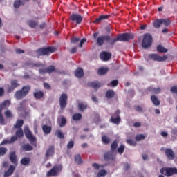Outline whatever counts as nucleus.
<instances>
[{"label": "nucleus", "mask_w": 177, "mask_h": 177, "mask_svg": "<svg viewBox=\"0 0 177 177\" xmlns=\"http://www.w3.org/2000/svg\"><path fill=\"white\" fill-rule=\"evenodd\" d=\"M133 38H135L133 33L119 34L117 37L113 39H111V36L110 35H101L97 38V45L98 46H103L104 42H108L113 46L118 41L120 42H128V41L133 39Z\"/></svg>", "instance_id": "obj_1"}, {"label": "nucleus", "mask_w": 177, "mask_h": 177, "mask_svg": "<svg viewBox=\"0 0 177 177\" xmlns=\"http://www.w3.org/2000/svg\"><path fill=\"white\" fill-rule=\"evenodd\" d=\"M31 91V86L30 85L24 86L21 89L15 92V97L17 100H21L24 97H26L28 95V92Z\"/></svg>", "instance_id": "obj_2"}, {"label": "nucleus", "mask_w": 177, "mask_h": 177, "mask_svg": "<svg viewBox=\"0 0 177 177\" xmlns=\"http://www.w3.org/2000/svg\"><path fill=\"white\" fill-rule=\"evenodd\" d=\"M54 52H56V48L52 46L41 48L36 50V53L38 56H48L49 53H54Z\"/></svg>", "instance_id": "obj_3"}, {"label": "nucleus", "mask_w": 177, "mask_h": 177, "mask_svg": "<svg viewBox=\"0 0 177 177\" xmlns=\"http://www.w3.org/2000/svg\"><path fill=\"white\" fill-rule=\"evenodd\" d=\"M63 165L58 164L55 165L51 169L46 173V177L57 176L58 174L62 172Z\"/></svg>", "instance_id": "obj_4"}, {"label": "nucleus", "mask_w": 177, "mask_h": 177, "mask_svg": "<svg viewBox=\"0 0 177 177\" xmlns=\"http://www.w3.org/2000/svg\"><path fill=\"white\" fill-rule=\"evenodd\" d=\"M153 44V37L149 33H146L144 35L142 46L144 49H147V48H150Z\"/></svg>", "instance_id": "obj_5"}, {"label": "nucleus", "mask_w": 177, "mask_h": 177, "mask_svg": "<svg viewBox=\"0 0 177 177\" xmlns=\"http://www.w3.org/2000/svg\"><path fill=\"white\" fill-rule=\"evenodd\" d=\"M10 104V101L6 100L0 104V124L1 125H6L5 119L3 118V115H2V110H5L6 107H9Z\"/></svg>", "instance_id": "obj_6"}, {"label": "nucleus", "mask_w": 177, "mask_h": 177, "mask_svg": "<svg viewBox=\"0 0 177 177\" xmlns=\"http://www.w3.org/2000/svg\"><path fill=\"white\" fill-rule=\"evenodd\" d=\"M160 174L166 175V176L169 177L172 175H177V168L176 167H166L162 168L160 169Z\"/></svg>", "instance_id": "obj_7"}, {"label": "nucleus", "mask_w": 177, "mask_h": 177, "mask_svg": "<svg viewBox=\"0 0 177 177\" xmlns=\"http://www.w3.org/2000/svg\"><path fill=\"white\" fill-rule=\"evenodd\" d=\"M68 100V96L67 95V93H63L61 94L59 99V107L61 110H64V109L67 107Z\"/></svg>", "instance_id": "obj_8"}, {"label": "nucleus", "mask_w": 177, "mask_h": 177, "mask_svg": "<svg viewBox=\"0 0 177 177\" xmlns=\"http://www.w3.org/2000/svg\"><path fill=\"white\" fill-rule=\"evenodd\" d=\"M149 57L153 62H165V60L168 59L167 55L160 56L158 54H150Z\"/></svg>", "instance_id": "obj_9"}, {"label": "nucleus", "mask_w": 177, "mask_h": 177, "mask_svg": "<svg viewBox=\"0 0 177 177\" xmlns=\"http://www.w3.org/2000/svg\"><path fill=\"white\" fill-rule=\"evenodd\" d=\"M10 85H8L7 86V92L8 93H10L11 92H13L16 88H18V86H20V84H19V81L17 80H12L10 82Z\"/></svg>", "instance_id": "obj_10"}, {"label": "nucleus", "mask_w": 177, "mask_h": 177, "mask_svg": "<svg viewBox=\"0 0 177 177\" xmlns=\"http://www.w3.org/2000/svg\"><path fill=\"white\" fill-rule=\"evenodd\" d=\"M24 132L25 133L26 138L29 140V142L32 145L33 142H35L36 139L34 136H32V133H31V131H30V129L28 127H25Z\"/></svg>", "instance_id": "obj_11"}, {"label": "nucleus", "mask_w": 177, "mask_h": 177, "mask_svg": "<svg viewBox=\"0 0 177 177\" xmlns=\"http://www.w3.org/2000/svg\"><path fill=\"white\" fill-rule=\"evenodd\" d=\"M111 56H113L111 53L107 51H102L100 53V59L102 62H109L111 59Z\"/></svg>", "instance_id": "obj_12"}, {"label": "nucleus", "mask_w": 177, "mask_h": 177, "mask_svg": "<svg viewBox=\"0 0 177 177\" xmlns=\"http://www.w3.org/2000/svg\"><path fill=\"white\" fill-rule=\"evenodd\" d=\"M165 153L167 158L169 159V161H172L175 160L176 155H175V152H174V150H172V149L171 148L166 149Z\"/></svg>", "instance_id": "obj_13"}, {"label": "nucleus", "mask_w": 177, "mask_h": 177, "mask_svg": "<svg viewBox=\"0 0 177 177\" xmlns=\"http://www.w3.org/2000/svg\"><path fill=\"white\" fill-rule=\"evenodd\" d=\"M70 20L76 22V24H81L82 23V16L79 14H72L70 16Z\"/></svg>", "instance_id": "obj_14"}, {"label": "nucleus", "mask_w": 177, "mask_h": 177, "mask_svg": "<svg viewBox=\"0 0 177 177\" xmlns=\"http://www.w3.org/2000/svg\"><path fill=\"white\" fill-rule=\"evenodd\" d=\"M104 158L105 161H114L115 160V155L113 154L111 151H108L104 154Z\"/></svg>", "instance_id": "obj_15"}, {"label": "nucleus", "mask_w": 177, "mask_h": 177, "mask_svg": "<svg viewBox=\"0 0 177 177\" xmlns=\"http://www.w3.org/2000/svg\"><path fill=\"white\" fill-rule=\"evenodd\" d=\"M90 86L91 88H93V89H95V91H97L99 88H101V86H103V84L99 81H94L90 82Z\"/></svg>", "instance_id": "obj_16"}, {"label": "nucleus", "mask_w": 177, "mask_h": 177, "mask_svg": "<svg viewBox=\"0 0 177 177\" xmlns=\"http://www.w3.org/2000/svg\"><path fill=\"white\" fill-rule=\"evenodd\" d=\"M15 169H16V167L13 165H10L8 169L4 172V177H8L10 176V175H12V174H13V172H15Z\"/></svg>", "instance_id": "obj_17"}, {"label": "nucleus", "mask_w": 177, "mask_h": 177, "mask_svg": "<svg viewBox=\"0 0 177 177\" xmlns=\"http://www.w3.org/2000/svg\"><path fill=\"white\" fill-rule=\"evenodd\" d=\"M10 160L12 164L17 165V156H16V152L12 151L10 153Z\"/></svg>", "instance_id": "obj_18"}, {"label": "nucleus", "mask_w": 177, "mask_h": 177, "mask_svg": "<svg viewBox=\"0 0 177 177\" xmlns=\"http://www.w3.org/2000/svg\"><path fill=\"white\" fill-rule=\"evenodd\" d=\"M75 75L77 78H82L84 77V70L81 68H77L75 71Z\"/></svg>", "instance_id": "obj_19"}, {"label": "nucleus", "mask_w": 177, "mask_h": 177, "mask_svg": "<svg viewBox=\"0 0 177 177\" xmlns=\"http://www.w3.org/2000/svg\"><path fill=\"white\" fill-rule=\"evenodd\" d=\"M109 18H110V15H102L99 16V17L95 19L94 23H100L101 21H104V20H107V19H109Z\"/></svg>", "instance_id": "obj_20"}, {"label": "nucleus", "mask_w": 177, "mask_h": 177, "mask_svg": "<svg viewBox=\"0 0 177 177\" xmlns=\"http://www.w3.org/2000/svg\"><path fill=\"white\" fill-rule=\"evenodd\" d=\"M114 96H115V92H114V90L109 89L106 91L105 94V97H106V99H113Z\"/></svg>", "instance_id": "obj_21"}, {"label": "nucleus", "mask_w": 177, "mask_h": 177, "mask_svg": "<svg viewBox=\"0 0 177 177\" xmlns=\"http://www.w3.org/2000/svg\"><path fill=\"white\" fill-rule=\"evenodd\" d=\"M151 100L153 104V106H158L160 104V100L156 95L151 96Z\"/></svg>", "instance_id": "obj_22"}, {"label": "nucleus", "mask_w": 177, "mask_h": 177, "mask_svg": "<svg viewBox=\"0 0 177 177\" xmlns=\"http://www.w3.org/2000/svg\"><path fill=\"white\" fill-rule=\"evenodd\" d=\"M33 96L35 99H42V97L44 96V92H42L41 90H39L33 93Z\"/></svg>", "instance_id": "obj_23"}, {"label": "nucleus", "mask_w": 177, "mask_h": 177, "mask_svg": "<svg viewBox=\"0 0 177 177\" xmlns=\"http://www.w3.org/2000/svg\"><path fill=\"white\" fill-rule=\"evenodd\" d=\"M53 154H55V147L50 146L46 153V157H50V156H53Z\"/></svg>", "instance_id": "obj_24"}, {"label": "nucleus", "mask_w": 177, "mask_h": 177, "mask_svg": "<svg viewBox=\"0 0 177 177\" xmlns=\"http://www.w3.org/2000/svg\"><path fill=\"white\" fill-rule=\"evenodd\" d=\"M42 129H43V132H44V133H45V135H49V133H50V132H52V127H49L46 124H44L42 126Z\"/></svg>", "instance_id": "obj_25"}, {"label": "nucleus", "mask_w": 177, "mask_h": 177, "mask_svg": "<svg viewBox=\"0 0 177 177\" xmlns=\"http://www.w3.org/2000/svg\"><path fill=\"white\" fill-rule=\"evenodd\" d=\"M58 124L61 128H63V127H66V124H67V120H66L64 116H61L60 120H58Z\"/></svg>", "instance_id": "obj_26"}, {"label": "nucleus", "mask_w": 177, "mask_h": 177, "mask_svg": "<svg viewBox=\"0 0 177 177\" xmlns=\"http://www.w3.org/2000/svg\"><path fill=\"white\" fill-rule=\"evenodd\" d=\"M147 91L148 92H151V93L158 94L161 92V88H153V87H148L147 88Z\"/></svg>", "instance_id": "obj_27"}, {"label": "nucleus", "mask_w": 177, "mask_h": 177, "mask_svg": "<svg viewBox=\"0 0 177 177\" xmlns=\"http://www.w3.org/2000/svg\"><path fill=\"white\" fill-rule=\"evenodd\" d=\"M74 160L75 164H77V165H81V164H82V158H81L80 154L75 155Z\"/></svg>", "instance_id": "obj_28"}, {"label": "nucleus", "mask_w": 177, "mask_h": 177, "mask_svg": "<svg viewBox=\"0 0 177 177\" xmlns=\"http://www.w3.org/2000/svg\"><path fill=\"white\" fill-rule=\"evenodd\" d=\"M23 124H24V121L23 120H17L16 124H14V128L16 129H20L23 127Z\"/></svg>", "instance_id": "obj_29"}, {"label": "nucleus", "mask_w": 177, "mask_h": 177, "mask_svg": "<svg viewBox=\"0 0 177 177\" xmlns=\"http://www.w3.org/2000/svg\"><path fill=\"white\" fill-rule=\"evenodd\" d=\"M156 50L159 53H167V52H168V49L165 48V47L161 44L157 46Z\"/></svg>", "instance_id": "obj_30"}, {"label": "nucleus", "mask_w": 177, "mask_h": 177, "mask_svg": "<svg viewBox=\"0 0 177 177\" xmlns=\"http://www.w3.org/2000/svg\"><path fill=\"white\" fill-rule=\"evenodd\" d=\"M118 147V140H115L111 145V151L112 152L115 151Z\"/></svg>", "instance_id": "obj_31"}, {"label": "nucleus", "mask_w": 177, "mask_h": 177, "mask_svg": "<svg viewBox=\"0 0 177 177\" xmlns=\"http://www.w3.org/2000/svg\"><path fill=\"white\" fill-rule=\"evenodd\" d=\"M109 72L108 68H100L97 71L98 75H105Z\"/></svg>", "instance_id": "obj_32"}, {"label": "nucleus", "mask_w": 177, "mask_h": 177, "mask_svg": "<svg viewBox=\"0 0 177 177\" xmlns=\"http://www.w3.org/2000/svg\"><path fill=\"white\" fill-rule=\"evenodd\" d=\"M78 109L80 111H84V110H86V109H88V104L85 102H80L78 104Z\"/></svg>", "instance_id": "obj_33"}, {"label": "nucleus", "mask_w": 177, "mask_h": 177, "mask_svg": "<svg viewBox=\"0 0 177 177\" xmlns=\"http://www.w3.org/2000/svg\"><path fill=\"white\" fill-rule=\"evenodd\" d=\"M110 122H111L112 124H115L116 125H118L121 122V117L111 118Z\"/></svg>", "instance_id": "obj_34"}, {"label": "nucleus", "mask_w": 177, "mask_h": 177, "mask_svg": "<svg viewBox=\"0 0 177 177\" xmlns=\"http://www.w3.org/2000/svg\"><path fill=\"white\" fill-rule=\"evenodd\" d=\"M161 24H162L161 19H158L153 21V27L155 28H160V27H161Z\"/></svg>", "instance_id": "obj_35"}, {"label": "nucleus", "mask_w": 177, "mask_h": 177, "mask_svg": "<svg viewBox=\"0 0 177 177\" xmlns=\"http://www.w3.org/2000/svg\"><path fill=\"white\" fill-rule=\"evenodd\" d=\"M30 161H31L30 158L24 157L21 160L20 162L21 165H28V164H30Z\"/></svg>", "instance_id": "obj_36"}, {"label": "nucleus", "mask_w": 177, "mask_h": 177, "mask_svg": "<svg viewBox=\"0 0 177 177\" xmlns=\"http://www.w3.org/2000/svg\"><path fill=\"white\" fill-rule=\"evenodd\" d=\"M21 149H23L24 151H30V150H32L34 148L30 144H25L22 145Z\"/></svg>", "instance_id": "obj_37"}, {"label": "nucleus", "mask_w": 177, "mask_h": 177, "mask_svg": "<svg viewBox=\"0 0 177 177\" xmlns=\"http://www.w3.org/2000/svg\"><path fill=\"white\" fill-rule=\"evenodd\" d=\"M111 141V140L107 136L104 135L102 136V142L104 143V145H109Z\"/></svg>", "instance_id": "obj_38"}, {"label": "nucleus", "mask_w": 177, "mask_h": 177, "mask_svg": "<svg viewBox=\"0 0 177 177\" xmlns=\"http://www.w3.org/2000/svg\"><path fill=\"white\" fill-rule=\"evenodd\" d=\"M82 118V115L81 113H75L72 116V120L73 121H80Z\"/></svg>", "instance_id": "obj_39"}, {"label": "nucleus", "mask_w": 177, "mask_h": 177, "mask_svg": "<svg viewBox=\"0 0 177 177\" xmlns=\"http://www.w3.org/2000/svg\"><path fill=\"white\" fill-rule=\"evenodd\" d=\"M15 135L17 138H23L24 136V133L23 132V129H18L17 130Z\"/></svg>", "instance_id": "obj_40"}, {"label": "nucleus", "mask_w": 177, "mask_h": 177, "mask_svg": "<svg viewBox=\"0 0 177 177\" xmlns=\"http://www.w3.org/2000/svg\"><path fill=\"white\" fill-rule=\"evenodd\" d=\"M28 26H29V27H31V28H35V27L38 26V24L33 20H29L28 21Z\"/></svg>", "instance_id": "obj_41"}, {"label": "nucleus", "mask_w": 177, "mask_h": 177, "mask_svg": "<svg viewBox=\"0 0 177 177\" xmlns=\"http://www.w3.org/2000/svg\"><path fill=\"white\" fill-rule=\"evenodd\" d=\"M55 135L59 138V139H64V133L62 130H57L55 132Z\"/></svg>", "instance_id": "obj_42"}, {"label": "nucleus", "mask_w": 177, "mask_h": 177, "mask_svg": "<svg viewBox=\"0 0 177 177\" xmlns=\"http://www.w3.org/2000/svg\"><path fill=\"white\" fill-rule=\"evenodd\" d=\"M117 151L118 154H120V156L123 154L124 151H125V145H120V146L118 148Z\"/></svg>", "instance_id": "obj_43"}, {"label": "nucleus", "mask_w": 177, "mask_h": 177, "mask_svg": "<svg viewBox=\"0 0 177 177\" xmlns=\"http://www.w3.org/2000/svg\"><path fill=\"white\" fill-rule=\"evenodd\" d=\"M107 175V171L104 169H101L99 171V172L97 174V177H104Z\"/></svg>", "instance_id": "obj_44"}, {"label": "nucleus", "mask_w": 177, "mask_h": 177, "mask_svg": "<svg viewBox=\"0 0 177 177\" xmlns=\"http://www.w3.org/2000/svg\"><path fill=\"white\" fill-rule=\"evenodd\" d=\"M46 68L47 70V74H50L53 73V71H56V67L55 66H50Z\"/></svg>", "instance_id": "obj_45"}, {"label": "nucleus", "mask_w": 177, "mask_h": 177, "mask_svg": "<svg viewBox=\"0 0 177 177\" xmlns=\"http://www.w3.org/2000/svg\"><path fill=\"white\" fill-rule=\"evenodd\" d=\"M8 152V148L0 147V157H2Z\"/></svg>", "instance_id": "obj_46"}, {"label": "nucleus", "mask_w": 177, "mask_h": 177, "mask_svg": "<svg viewBox=\"0 0 177 177\" xmlns=\"http://www.w3.org/2000/svg\"><path fill=\"white\" fill-rule=\"evenodd\" d=\"M162 24H164L165 27H168L171 24V20L169 19H161Z\"/></svg>", "instance_id": "obj_47"}, {"label": "nucleus", "mask_w": 177, "mask_h": 177, "mask_svg": "<svg viewBox=\"0 0 177 177\" xmlns=\"http://www.w3.org/2000/svg\"><path fill=\"white\" fill-rule=\"evenodd\" d=\"M145 138H146V137L143 134H138L136 136V140L137 142H140V140H142Z\"/></svg>", "instance_id": "obj_48"}, {"label": "nucleus", "mask_w": 177, "mask_h": 177, "mask_svg": "<svg viewBox=\"0 0 177 177\" xmlns=\"http://www.w3.org/2000/svg\"><path fill=\"white\" fill-rule=\"evenodd\" d=\"M92 167H93V168H94V169H97V170L100 169V168H104V165H99L97 163H93L92 165Z\"/></svg>", "instance_id": "obj_49"}, {"label": "nucleus", "mask_w": 177, "mask_h": 177, "mask_svg": "<svg viewBox=\"0 0 177 177\" xmlns=\"http://www.w3.org/2000/svg\"><path fill=\"white\" fill-rule=\"evenodd\" d=\"M6 118H12L13 114H12V111H9V109L6 110L4 113Z\"/></svg>", "instance_id": "obj_50"}, {"label": "nucleus", "mask_w": 177, "mask_h": 177, "mask_svg": "<svg viewBox=\"0 0 177 177\" xmlns=\"http://www.w3.org/2000/svg\"><path fill=\"white\" fill-rule=\"evenodd\" d=\"M126 142L128 145H130V146H136L137 145L136 141L132 139H127Z\"/></svg>", "instance_id": "obj_51"}, {"label": "nucleus", "mask_w": 177, "mask_h": 177, "mask_svg": "<svg viewBox=\"0 0 177 177\" xmlns=\"http://www.w3.org/2000/svg\"><path fill=\"white\" fill-rule=\"evenodd\" d=\"M120 117V110H116L113 114L111 115V118H118Z\"/></svg>", "instance_id": "obj_52"}, {"label": "nucleus", "mask_w": 177, "mask_h": 177, "mask_svg": "<svg viewBox=\"0 0 177 177\" xmlns=\"http://www.w3.org/2000/svg\"><path fill=\"white\" fill-rule=\"evenodd\" d=\"M20 5H21V1L20 0H17L14 3L15 8H20Z\"/></svg>", "instance_id": "obj_53"}, {"label": "nucleus", "mask_w": 177, "mask_h": 177, "mask_svg": "<svg viewBox=\"0 0 177 177\" xmlns=\"http://www.w3.org/2000/svg\"><path fill=\"white\" fill-rule=\"evenodd\" d=\"M39 73L41 75H44V74H48L46 68H40L39 69Z\"/></svg>", "instance_id": "obj_54"}, {"label": "nucleus", "mask_w": 177, "mask_h": 177, "mask_svg": "<svg viewBox=\"0 0 177 177\" xmlns=\"http://www.w3.org/2000/svg\"><path fill=\"white\" fill-rule=\"evenodd\" d=\"M74 147V141L71 140L67 145V149H73Z\"/></svg>", "instance_id": "obj_55"}, {"label": "nucleus", "mask_w": 177, "mask_h": 177, "mask_svg": "<svg viewBox=\"0 0 177 177\" xmlns=\"http://www.w3.org/2000/svg\"><path fill=\"white\" fill-rule=\"evenodd\" d=\"M134 109L138 113H143V109H142L141 106H139L136 105V106H134Z\"/></svg>", "instance_id": "obj_56"}, {"label": "nucleus", "mask_w": 177, "mask_h": 177, "mask_svg": "<svg viewBox=\"0 0 177 177\" xmlns=\"http://www.w3.org/2000/svg\"><path fill=\"white\" fill-rule=\"evenodd\" d=\"M170 91L171 93H176V95H177V86L171 87Z\"/></svg>", "instance_id": "obj_57"}, {"label": "nucleus", "mask_w": 177, "mask_h": 177, "mask_svg": "<svg viewBox=\"0 0 177 177\" xmlns=\"http://www.w3.org/2000/svg\"><path fill=\"white\" fill-rule=\"evenodd\" d=\"M111 86H113V87L117 86V85H118V80H114L111 81Z\"/></svg>", "instance_id": "obj_58"}, {"label": "nucleus", "mask_w": 177, "mask_h": 177, "mask_svg": "<svg viewBox=\"0 0 177 177\" xmlns=\"http://www.w3.org/2000/svg\"><path fill=\"white\" fill-rule=\"evenodd\" d=\"M72 44H77V42H80V38L79 37H73L71 39Z\"/></svg>", "instance_id": "obj_59"}, {"label": "nucleus", "mask_w": 177, "mask_h": 177, "mask_svg": "<svg viewBox=\"0 0 177 177\" xmlns=\"http://www.w3.org/2000/svg\"><path fill=\"white\" fill-rule=\"evenodd\" d=\"M8 144H10V141L8 140H3L0 146H3V145H8Z\"/></svg>", "instance_id": "obj_60"}, {"label": "nucleus", "mask_w": 177, "mask_h": 177, "mask_svg": "<svg viewBox=\"0 0 177 177\" xmlns=\"http://www.w3.org/2000/svg\"><path fill=\"white\" fill-rule=\"evenodd\" d=\"M16 140H17V136H12L10 140V143H14V142H16Z\"/></svg>", "instance_id": "obj_61"}, {"label": "nucleus", "mask_w": 177, "mask_h": 177, "mask_svg": "<svg viewBox=\"0 0 177 177\" xmlns=\"http://www.w3.org/2000/svg\"><path fill=\"white\" fill-rule=\"evenodd\" d=\"M86 42V39H82L80 44H79V48H82V45L84 44V43Z\"/></svg>", "instance_id": "obj_62"}, {"label": "nucleus", "mask_w": 177, "mask_h": 177, "mask_svg": "<svg viewBox=\"0 0 177 177\" xmlns=\"http://www.w3.org/2000/svg\"><path fill=\"white\" fill-rule=\"evenodd\" d=\"M129 168H131V165L128 163H126L124 165V171H128L129 169Z\"/></svg>", "instance_id": "obj_63"}, {"label": "nucleus", "mask_w": 177, "mask_h": 177, "mask_svg": "<svg viewBox=\"0 0 177 177\" xmlns=\"http://www.w3.org/2000/svg\"><path fill=\"white\" fill-rule=\"evenodd\" d=\"M44 86L45 89H51L50 85H49L48 83H44Z\"/></svg>", "instance_id": "obj_64"}]
</instances>
